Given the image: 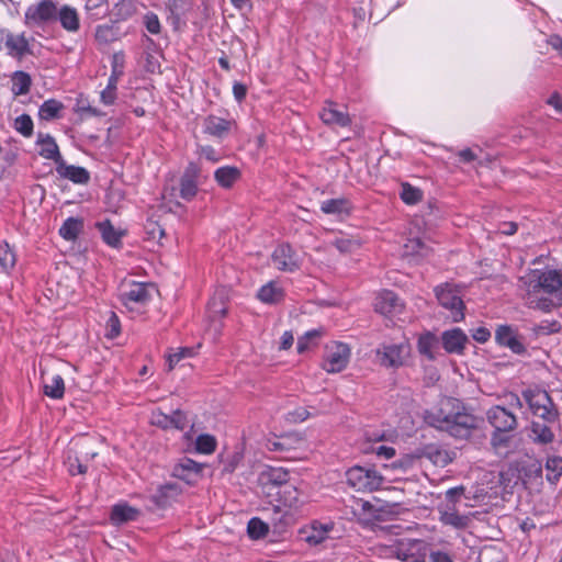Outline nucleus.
I'll return each instance as SVG.
<instances>
[{"mask_svg":"<svg viewBox=\"0 0 562 562\" xmlns=\"http://www.w3.org/2000/svg\"><path fill=\"white\" fill-rule=\"evenodd\" d=\"M44 394L53 400H60L65 394V382L61 375L56 374L50 383L44 385Z\"/></svg>","mask_w":562,"mask_h":562,"instance_id":"de8ad7c7","label":"nucleus"},{"mask_svg":"<svg viewBox=\"0 0 562 562\" xmlns=\"http://www.w3.org/2000/svg\"><path fill=\"white\" fill-rule=\"evenodd\" d=\"M57 20L61 27L70 33H76L80 29V18L78 11L68 4L57 8Z\"/></svg>","mask_w":562,"mask_h":562,"instance_id":"7c9ffc66","label":"nucleus"},{"mask_svg":"<svg viewBox=\"0 0 562 562\" xmlns=\"http://www.w3.org/2000/svg\"><path fill=\"white\" fill-rule=\"evenodd\" d=\"M74 112L78 114L81 120H87L89 117H101L105 115L104 112H102L98 108L92 106L90 104L89 98L83 93H80L76 98Z\"/></svg>","mask_w":562,"mask_h":562,"instance_id":"4c0bfd02","label":"nucleus"},{"mask_svg":"<svg viewBox=\"0 0 562 562\" xmlns=\"http://www.w3.org/2000/svg\"><path fill=\"white\" fill-rule=\"evenodd\" d=\"M468 341V336L459 327L445 330L441 334L442 348L448 353L463 355Z\"/></svg>","mask_w":562,"mask_h":562,"instance_id":"4be33fe9","label":"nucleus"},{"mask_svg":"<svg viewBox=\"0 0 562 562\" xmlns=\"http://www.w3.org/2000/svg\"><path fill=\"white\" fill-rule=\"evenodd\" d=\"M56 172L75 184H87L90 181V172L85 167L68 165L65 159L56 166Z\"/></svg>","mask_w":562,"mask_h":562,"instance_id":"a878e982","label":"nucleus"},{"mask_svg":"<svg viewBox=\"0 0 562 562\" xmlns=\"http://www.w3.org/2000/svg\"><path fill=\"white\" fill-rule=\"evenodd\" d=\"M408 353L409 345L405 342L383 345L376 350L380 364L386 368L402 367Z\"/></svg>","mask_w":562,"mask_h":562,"instance_id":"2eb2a0df","label":"nucleus"},{"mask_svg":"<svg viewBox=\"0 0 562 562\" xmlns=\"http://www.w3.org/2000/svg\"><path fill=\"white\" fill-rule=\"evenodd\" d=\"M546 471L547 481L552 484L557 483L562 476V457H548L546 461Z\"/></svg>","mask_w":562,"mask_h":562,"instance_id":"37998d69","label":"nucleus"},{"mask_svg":"<svg viewBox=\"0 0 562 562\" xmlns=\"http://www.w3.org/2000/svg\"><path fill=\"white\" fill-rule=\"evenodd\" d=\"M406 254L418 256L420 258H427L432 249L426 245L420 238L409 239L405 245Z\"/></svg>","mask_w":562,"mask_h":562,"instance_id":"603ef678","label":"nucleus"},{"mask_svg":"<svg viewBox=\"0 0 562 562\" xmlns=\"http://www.w3.org/2000/svg\"><path fill=\"white\" fill-rule=\"evenodd\" d=\"M423 542L420 540H400L393 547L392 553L401 561L417 562L420 557Z\"/></svg>","mask_w":562,"mask_h":562,"instance_id":"b1692460","label":"nucleus"},{"mask_svg":"<svg viewBox=\"0 0 562 562\" xmlns=\"http://www.w3.org/2000/svg\"><path fill=\"white\" fill-rule=\"evenodd\" d=\"M150 424L162 430L171 429V414H165L160 409L154 411L150 416Z\"/></svg>","mask_w":562,"mask_h":562,"instance_id":"bf43d9fd","label":"nucleus"},{"mask_svg":"<svg viewBox=\"0 0 562 562\" xmlns=\"http://www.w3.org/2000/svg\"><path fill=\"white\" fill-rule=\"evenodd\" d=\"M137 11L136 0H121L115 5V15L119 20L126 21Z\"/></svg>","mask_w":562,"mask_h":562,"instance_id":"864d4df0","label":"nucleus"},{"mask_svg":"<svg viewBox=\"0 0 562 562\" xmlns=\"http://www.w3.org/2000/svg\"><path fill=\"white\" fill-rule=\"evenodd\" d=\"M13 128L22 136L26 138L31 137L34 132L32 117L26 113L19 115L13 122Z\"/></svg>","mask_w":562,"mask_h":562,"instance_id":"3c124183","label":"nucleus"},{"mask_svg":"<svg viewBox=\"0 0 562 562\" xmlns=\"http://www.w3.org/2000/svg\"><path fill=\"white\" fill-rule=\"evenodd\" d=\"M64 108V104L56 99L45 100L38 108V119L47 122L60 119Z\"/></svg>","mask_w":562,"mask_h":562,"instance_id":"58836bf2","label":"nucleus"},{"mask_svg":"<svg viewBox=\"0 0 562 562\" xmlns=\"http://www.w3.org/2000/svg\"><path fill=\"white\" fill-rule=\"evenodd\" d=\"M204 464L199 463L190 458H182L172 467L171 475L189 485H193L202 475Z\"/></svg>","mask_w":562,"mask_h":562,"instance_id":"f3484780","label":"nucleus"},{"mask_svg":"<svg viewBox=\"0 0 562 562\" xmlns=\"http://www.w3.org/2000/svg\"><path fill=\"white\" fill-rule=\"evenodd\" d=\"M196 151L201 157L205 158L207 161L217 162L221 160V155L211 145H200L198 146Z\"/></svg>","mask_w":562,"mask_h":562,"instance_id":"338daca9","label":"nucleus"},{"mask_svg":"<svg viewBox=\"0 0 562 562\" xmlns=\"http://www.w3.org/2000/svg\"><path fill=\"white\" fill-rule=\"evenodd\" d=\"M321 337V331L317 329H312L305 333L304 336L300 337L296 344V349L299 353H304L310 349L311 345L314 344V340Z\"/></svg>","mask_w":562,"mask_h":562,"instance_id":"13d9d810","label":"nucleus"},{"mask_svg":"<svg viewBox=\"0 0 562 562\" xmlns=\"http://www.w3.org/2000/svg\"><path fill=\"white\" fill-rule=\"evenodd\" d=\"M554 423L533 420L530 425L532 441L537 445H549L554 440V432L551 425Z\"/></svg>","mask_w":562,"mask_h":562,"instance_id":"2f4dec72","label":"nucleus"},{"mask_svg":"<svg viewBox=\"0 0 562 562\" xmlns=\"http://www.w3.org/2000/svg\"><path fill=\"white\" fill-rule=\"evenodd\" d=\"M16 262V256L13 249L7 241L0 243V267L5 273H9Z\"/></svg>","mask_w":562,"mask_h":562,"instance_id":"a18cd8bd","label":"nucleus"},{"mask_svg":"<svg viewBox=\"0 0 562 562\" xmlns=\"http://www.w3.org/2000/svg\"><path fill=\"white\" fill-rule=\"evenodd\" d=\"M269 526L258 517H252L247 525V532L250 539L258 540L267 536Z\"/></svg>","mask_w":562,"mask_h":562,"instance_id":"09e8293b","label":"nucleus"},{"mask_svg":"<svg viewBox=\"0 0 562 562\" xmlns=\"http://www.w3.org/2000/svg\"><path fill=\"white\" fill-rule=\"evenodd\" d=\"M241 177L239 168L235 166H223L214 171L216 183L223 189H231Z\"/></svg>","mask_w":562,"mask_h":562,"instance_id":"473e14b6","label":"nucleus"},{"mask_svg":"<svg viewBox=\"0 0 562 562\" xmlns=\"http://www.w3.org/2000/svg\"><path fill=\"white\" fill-rule=\"evenodd\" d=\"M333 245L342 254H350L360 247L357 239L340 237L333 241Z\"/></svg>","mask_w":562,"mask_h":562,"instance_id":"052dcab7","label":"nucleus"},{"mask_svg":"<svg viewBox=\"0 0 562 562\" xmlns=\"http://www.w3.org/2000/svg\"><path fill=\"white\" fill-rule=\"evenodd\" d=\"M95 228L101 235L102 241L114 249L123 247V238L126 235L125 229L115 228L110 220H104L95 223Z\"/></svg>","mask_w":562,"mask_h":562,"instance_id":"412c9836","label":"nucleus"},{"mask_svg":"<svg viewBox=\"0 0 562 562\" xmlns=\"http://www.w3.org/2000/svg\"><path fill=\"white\" fill-rule=\"evenodd\" d=\"M424 193L420 189L413 187L408 182L401 184L400 198L407 205H415L423 200Z\"/></svg>","mask_w":562,"mask_h":562,"instance_id":"c03bdc74","label":"nucleus"},{"mask_svg":"<svg viewBox=\"0 0 562 562\" xmlns=\"http://www.w3.org/2000/svg\"><path fill=\"white\" fill-rule=\"evenodd\" d=\"M285 297L284 289L279 284L278 281H269L263 284L257 291V299L270 305H276L281 303Z\"/></svg>","mask_w":562,"mask_h":562,"instance_id":"c85d7f7f","label":"nucleus"},{"mask_svg":"<svg viewBox=\"0 0 562 562\" xmlns=\"http://www.w3.org/2000/svg\"><path fill=\"white\" fill-rule=\"evenodd\" d=\"M486 420L493 430L515 431L518 427L516 414L502 405H493L486 413Z\"/></svg>","mask_w":562,"mask_h":562,"instance_id":"f8f14e48","label":"nucleus"},{"mask_svg":"<svg viewBox=\"0 0 562 562\" xmlns=\"http://www.w3.org/2000/svg\"><path fill=\"white\" fill-rule=\"evenodd\" d=\"M517 289L528 308L551 312L562 307V269H529L518 278Z\"/></svg>","mask_w":562,"mask_h":562,"instance_id":"f257e3e1","label":"nucleus"},{"mask_svg":"<svg viewBox=\"0 0 562 562\" xmlns=\"http://www.w3.org/2000/svg\"><path fill=\"white\" fill-rule=\"evenodd\" d=\"M217 441L209 434L199 435L195 439V451L202 454H211L215 451Z\"/></svg>","mask_w":562,"mask_h":562,"instance_id":"8fccbe9b","label":"nucleus"},{"mask_svg":"<svg viewBox=\"0 0 562 562\" xmlns=\"http://www.w3.org/2000/svg\"><path fill=\"white\" fill-rule=\"evenodd\" d=\"M189 420L187 414L181 409H176L171 413V429L184 430Z\"/></svg>","mask_w":562,"mask_h":562,"instance_id":"69168bd1","label":"nucleus"},{"mask_svg":"<svg viewBox=\"0 0 562 562\" xmlns=\"http://www.w3.org/2000/svg\"><path fill=\"white\" fill-rule=\"evenodd\" d=\"M11 91L14 97L27 94L31 90L32 78L31 76L22 70H18L12 75Z\"/></svg>","mask_w":562,"mask_h":562,"instance_id":"a19ab883","label":"nucleus"},{"mask_svg":"<svg viewBox=\"0 0 562 562\" xmlns=\"http://www.w3.org/2000/svg\"><path fill=\"white\" fill-rule=\"evenodd\" d=\"M151 290L150 283L124 281L119 289V299L127 310L139 312L150 302Z\"/></svg>","mask_w":562,"mask_h":562,"instance_id":"f03ea898","label":"nucleus"},{"mask_svg":"<svg viewBox=\"0 0 562 562\" xmlns=\"http://www.w3.org/2000/svg\"><path fill=\"white\" fill-rule=\"evenodd\" d=\"M532 415L540 418L541 422L547 423H558L560 419L559 409L553 401L551 402V404H547L546 406L542 407V409H538Z\"/></svg>","mask_w":562,"mask_h":562,"instance_id":"5fc2aeb1","label":"nucleus"},{"mask_svg":"<svg viewBox=\"0 0 562 562\" xmlns=\"http://www.w3.org/2000/svg\"><path fill=\"white\" fill-rule=\"evenodd\" d=\"M269 498L271 504L277 503L273 505V513L276 515L273 518L274 526L280 528L285 527L290 515L288 512L283 510L282 507L297 508L300 506V492L297 487L289 482L279 492H276L274 496Z\"/></svg>","mask_w":562,"mask_h":562,"instance_id":"7ed1b4c3","label":"nucleus"},{"mask_svg":"<svg viewBox=\"0 0 562 562\" xmlns=\"http://www.w3.org/2000/svg\"><path fill=\"white\" fill-rule=\"evenodd\" d=\"M347 483L358 492H373L383 484L382 475L372 468L352 467L346 472Z\"/></svg>","mask_w":562,"mask_h":562,"instance_id":"39448f33","label":"nucleus"},{"mask_svg":"<svg viewBox=\"0 0 562 562\" xmlns=\"http://www.w3.org/2000/svg\"><path fill=\"white\" fill-rule=\"evenodd\" d=\"M439 520L456 530H464L471 524L469 515L460 514L453 506H438Z\"/></svg>","mask_w":562,"mask_h":562,"instance_id":"5701e85b","label":"nucleus"},{"mask_svg":"<svg viewBox=\"0 0 562 562\" xmlns=\"http://www.w3.org/2000/svg\"><path fill=\"white\" fill-rule=\"evenodd\" d=\"M495 342L499 347L509 349L515 355L525 356L527 353L524 336L519 334L518 328L513 325H497L495 329Z\"/></svg>","mask_w":562,"mask_h":562,"instance_id":"6e6552de","label":"nucleus"},{"mask_svg":"<svg viewBox=\"0 0 562 562\" xmlns=\"http://www.w3.org/2000/svg\"><path fill=\"white\" fill-rule=\"evenodd\" d=\"M144 25H145L146 30L153 35H157L161 31V24H160L159 18L154 12H148L145 14Z\"/></svg>","mask_w":562,"mask_h":562,"instance_id":"0e129e2a","label":"nucleus"},{"mask_svg":"<svg viewBox=\"0 0 562 562\" xmlns=\"http://www.w3.org/2000/svg\"><path fill=\"white\" fill-rule=\"evenodd\" d=\"M435 294L439 305L450 312L449 316L453 323L463 321L465 305L457 286L450 283L437 285Z\"/></svg>","mask_w":562,"mask_h":562,"instance_id":"20e7f679","label":"nucleus"},{"mask_svg":"<svg viewBox=\"0 0 562 562\" xmlns=\"http://www.w3.org/2000/svg\"><path fill=\"white\" fill-rule=\"evenodd\" d=\"M514 431L493 430L491 435V446L497 453H506L512 447Z\"/></svg>","mask_w":562,"mask_h":562,"instance_id":"79ce46f5","label":"nucleus"},{"mask_svg":"<svg viewBox=\"0 0 562 562\" xmlns=\"http://www.w3.org/2000/svg\"><path fill=\"white\" fill-rule=\"evenodd\" d=\"M373 306L376 313L389 316L401 313L404 304L395 292L383 290L376 294Z\"/></svg>","mask_w":562,"mask_h":562,"instance_id":"6ab92c4d","label":"nucleus"},{"mask_svg":"<svg viewBox=\"0 0 562 562\" xmlns=\"http://www.w3.org/2000/svg\"><path fill=\"white\" fill-rule=\"evenodd\" d=\"M194 353L192 348L180 347L176 351L171 352L167 357L168 369L172 370L182 359L190 358Z\"/></svg>","mask_w":562,"mask_h":562,"instance_id":"4d7b16f0","label":"nucleus"},{"mask_svg":"<svg viewBox=\"0 0 562 562\" xmlns=\"http://www.w3.org/2000/svg\"><path fill=\"white\" fill-rule=\"evenodd\" d=\"M138 514V509L130 506L126 503H121L112 507L110 519L114 525H122L135 520Z\"/></svg>","mask_w":562,"mask_h":562,"instance_id":"f704fd0d","label":"nucleus"},{"mask_svg":"<svg viewBox=\"0 0 562 562\" xmlns=\"http://www.w3.org/2000/svg\"><path fill=\"white\" fill-rule=\"evenodd\" d=\"M439 340L437 336L431 331H426L420 335L417 340L418 352L426 357L428 360L436 359V349H438Z\"/></svg>","mask_w":562,"mask_h":562,"instance_id":"e433bc0d","label":"nucleus"},{"mask_svg":"<svg viewBox=\"0 0 562 562\" xmlns=\"http://www.w3.org/2000/svg\"><path fill=\"white\" fill-rule=\"evenodd\" d=\"M476 562H501V552L493 547H485L480 550Z\"/></svg>","mask_w":562,"mask_h":562,"instance_id":"e2e57ef3","label":"nucleus"},{"mask_svg":"<svg viewBox=\"0 0 562 562\" xmlns=\"http://www.w3.org/2000/svg\"><path fill=\"white\" fill-rule=\"evenodd\" d=\"M324 124L329 126L347 127L351 124V119L347 109L333 101H326L319 113Z\"/></svg>","mask_w":562,"mask_h":562,"instance_id":"a211bd4d","label":"nucleus"},{"mask_svg":"<svg viewBox=\"0 0 562 562\" xmlns=\"http://www.w3.org/2000/svg\"><path fill=\"white\" fill-rule=\"evenodd\" d=\"M180 494V486L177 483L170 482L158 486L150 499L157 507L166 508L170 506Z\"/></svg>","mask_w":562,"mask_h":562,"instance_id":"bb28decb","label":"nucleus"},{"mask_svg":"<svg viewBox=\"0 0 562 562\" xmlns=\"http://www.w3.org/2000/svg\"><path fill=\"white\" fill-rule=\"evenodd\" d=\"M321 211L330 215H350L352 212V204L346 198L329 199L321 203Z\"/></svg>","mask_w":562,"mask_h":562,"instance_id":"72a5a7b5","label":"nucleus"},{"mask_svg":"<svg viewBox=\"0 0 562 562\" xmlns=\"http://www.w3.org/2000/svg\"><path fill=\"white\" fill-rule=\"evenodd\" d=\"M451 415V412H448L443 406H441L439 408L426 411L424 419L429 426L446 431V426H449Z\"/></svg>","mask_w":562,"mask_h":562,"instance_id":"c9c22d12","label":"nucleus"},{"mask_svg":"<svg viewBox=\"0 0 562 562\" xmlns=\"http://www.w3.org/2000/svg\"><path fill=\"white\" fill-rule=\"evenodd\" d=\"M57 20V5L53 0H40L29 5L24 13V24L42 27Z\"/></svg>","mask_w":562,"mask_h":562,"instance_id":"423d86ee","label":"nucleus"},{"mask_svg":"<svg viewBox=\"0 0 562 562\" xmlns=\"http://www.w3.org/2000/svg\"><path fill=\"white\" fill-rule=\"evenodd\" d=\"M290 482V472L283 468L267 467L258 476V483L262 494L267 497L274 496Z\"/></svg>","mask_w":562,"mask_h":562,"instance_id":"0eeeda50","label":"nucleus"},{"mask_svg":"<svg viewBox=\"0 0 562 562\" xmlns=\"http://www.w3.org/2000/svg\"><path fill=\"white\" fill-rule=\"evenodd\" d=\"M83 229V220L79 217H68L59 227V235L67 241H74Z\"/></svg>","mask_w":562,"mask_h":562,"instance_id":"ea45409f","label":"nucleus"},{"mask_svg":"<svg viewBox=\"0 0 562 562\" xmlns=\"http://www.w3.org/2000/svg\"><path fill=\"white\" fill-rule=\"evenodd\" d=\"M7 54L12 58L21 60L24 56L31 55L32 49L25 34H13L8 32L3 38Z\"/></svg>","mask_w":562,"mask_h":562,"instance_id":"aec40b11","label":"nucleus"},{"mask_svg":"<svg viewBox=\"0 0 562 562\" xmlns=\"http://www.w3.org/2000/svg\"><path fill=\"white\" fill-rule=\"evenodd\" d=\"M236 127L235 120L224 119L214 114L206 115L202 122V132L217 142L227 138Z\"/></svg>","mask_w":562,"mask_h":562,"instance_id":"ddd939ff","label":"nucleus"},{"mask_svg":"<svg viewBox=\"0 0 562 562\" xmlns=\"http://www.w3.org/2000/svg\"><path fill=\"white\" fill-rule=\"evenodd\" d=\"M202 169L199 164L190 161L179 180V195L187 202L192 201L199 191Z\"/></svg>","mask_w":562,"mask_h":562,"instance_id":"9b49d317","label":"nucleus"},{"mask_svg":"<svg viewBox=\"0 0 562 562\" xmlns=\"http://www.w3.org/2000/svg\"><path fill=\"white\" fill-rule=\"evenodd\" d=\"M464 487L462 485L451 487L446 491L445 493V504H441L440 506H453L456 507V504L461 499V497L464 494Z\"/></svg>","mask_w":562,"mask_h":562,"instance_id":"680f3d73","label":"nucleus"},{"mask_svg":"<svg viewBox=\"0 0 562 562\" xmlns=\"http://www.w3.org/2000/svg\"><path fill=\"white\" fill-rule=\"evenodd\" d=\"M352 513L360 522L366 525L380 520L382 517L381 509L364 499H356L353 502Z\"/></svg>","mask_w":562,"mask_h":562,"instance_id":"cd10ccee","label":"nucleus"},{"mask_svg":"<svg viewBox=\"0 0 562 562\" xmlns=\"http://www.w3.org/2000/svg\"><path fill=\"white\" fill-rule=\"evenodd\" d=\"M521 396L532 414L553 401L547 391L538 387L522 390Z\"/></svg>","mask_w":562,"mask_h":562,"instance_id":"c756f323","label":"nucleus"},{"mask_svg":"<svg viewBox=\"0 0 562 562\" xmlns=\"http://www.w3.org/2000/svg\"><path fill=\"white\" fill-rule=\"evenodd\" d=\"M117 99V89L106 86L100 93V101L106 106L113 105Z\"/></svg>","mask_w":562,"mask_h":562,"instance_id":"774afa93","label":"nucleus"},{"mask_svg":"<svg viewBox=\"0 0 562 562\" xmlns=\"http://www.w3.org/2000/svg\"><path fill=\"white\" fill-rule=\"evenodd\" d=\"M424 456L437 467H446L451 462L448 451L436 446L425 448Z\"/></svg>","mask_w":562,"mask_h":562,"instance_id":"49530a36","label":"nucleus"},{"mask_svg":"<svg viewBox=\"0 0 562 562\" xmlns=\"http://www.w3.org/2000/svg\"><path fill=\"white\" fill-rule=\"evenodd\" d=\"M333 524H322L319 521H313L299 530V539L305 542L310 547H316L328 539L329 532L333 530Z\"/></svg>","mask_w":562,"mask_h":562,"instance_id":"dca6fc26","label":"nucleus"},{"mask_svg":"<svg viewBox=\"0 0 562 562\" xmlns=\"http://www.w3.org/2000/svg\"><path fill=\"white\" fill-rule=\"evenodd\" d=\"M271 261L276 269L283 272H295L301 268L297 251L289 244H279L271 254Z\"/></svg>","mask_w":562,"mask_h":562,"instance_id":"1a4fd4ad","label":"nucleus"},{"mask_svg":"<svg viewBox=\"0 0 562 562\" xmlns=\"http://www.w3.org/2000/svg\"><path fill=\"white\" fill-rule=\"evenodd\" d=\"M477 426V418L465 412L464 408L462 411L457 409L452 413L449 426H446V431L458 439L468 438L472 430Z\"/></svg>","mask_w":562,"mask_h":562,"instance_id":"4468645a","label":"nucleus"},{"mask_svg":"<svg viewBox=\"0 0 562 562\" xmlns=\"http://www.w3.org/2000/svg\"><path fill=\"white\" fill-rule=\"evenodd\" d=\"M350 359V348L344 342H333L326 347L323 369L329 373L342 371Z\"/></svg>","mask_w":562,"mask_h":562,"instance_id":"9d476101","label":"nucleus"},{"mask_svg":"<svg viewBox=\"0 0 562 562\" xmlns=\"http://www.w3.org/2000/svg\"><path fill=\"white\" fill-rule=\"evenodd\" d=\"M36 145L41 147L38 155L44 159L52 160L57 166L63 161V156L55 138L50 134L40 132L37 134Z\"/></svg>","mask_w":562,"mask_h":562,"instance_id":"393cba45","label":"nucleus"},{"mask_svg":"<svg viewBox=\"0 0 562 562\" xmlns=\"http://www.w3.org/2000/svg\"><path fill=\"white\" fill-rule=\"evenodd\" d=\"M227 305L222 297H213L207 304V312L212 319H221L227 314Z\"/></svg>","mask_w":562,"mask_h":562,"instance_id":"6e6d98bb","label":"nucleus"}]
</instances>
